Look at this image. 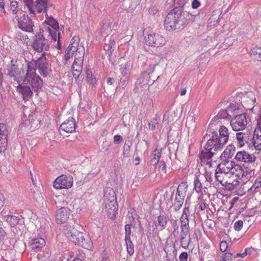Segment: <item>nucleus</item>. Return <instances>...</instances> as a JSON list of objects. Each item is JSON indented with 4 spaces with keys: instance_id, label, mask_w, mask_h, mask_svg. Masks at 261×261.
<instances>
[{
    "instance_id": "35",
    "label": "nucleus",
    "mask_w": 261,
    "mask_h": 261,
    "mask_svg": "<svg viewBox=\"0 0 261 261\" xmlns=\"http://www.w3.org/2000/svg\"><path fill=\"white\" fill-rule=\"evenodd\" d=\"M260 187H261V177L257 178L250 188L248 187L247 191L248 193L252 194Z\"/></svg>"
},
{
    "instance_id": "64",
    "label": "nucleus",
    "mask_w": 261,
    "mask_h": 261,
    "mask_svg": "<svg viewBox=\"0 0 261 261\" xmlns=\"http://www.w3.org/2000/svg\"><path fill=\"white\" fill-rule=\"evenodd\" d=\"M252 250L253 249L252 248H248L245 249L244 252L246 253L247 255L248 254H250Z\"/></svg>"
},
{
    "instance_id": "61",
    "label": "nucleus",
    "mask_w": 261,
    "mask_h": 261,
    "mask_svg": "<svg viewBox=\"0 0 261 261\" xmlns=\"http://www.w3.org/2000/svg\"><path fill=\"white\" fill-rule=\"evenodd\" d=\"M5 203V198L4 196L0 194V210L3 207Z\"/></svg>"
},
{
    "instance_id": "27",
    "label": "nucleus",
    "mask_w": 261,
    "mask_h": 261,
    "mask_svg": "<svg viewBox=\"0 0 261 261\" xmlns=\"http://www.w3.org/2000/svg\"><path fill=\"white\" fill-rule=\"evenodd\" d=\"M116 201V198L114 191L110 188H107L105 191L104 202H112V203H115Z\"/></svg>"
},
{
    "instance_id": "9",
    "label": "nucleus",
    "mask_w": 261,
    "mask_h": 261,
    "mask_svg": "<svg viewBox=\"0 0 261 261\" xmlns=\"http://www.w3.org/2000/svg\"><path fill=\"white\" fill-rule=\"evenodd\" d=\"M24 10H27V7ZM28 13L24 11H20L19 14L16 16V21L17 22V27L22 31L31 32L33 30L34 24L32 20L28 17L26 13Z\"/></svg>"
},
{
    "instance_id": "17",
    "label": "nucleus",
    "mask_w": 261,
    "mask_h": 261,
    "mask_svg": "<svg viewBox=\"0 0 261 261\" xmlns=\"http://www.w3.org/2000/svg\"><path fill=\"white\" fill-rule=\"evenodd\" d=\"M35 69L38 67L39 73L46 76L50 71V68L44 57L40 58L36 62H35Z\"/></svg>"
},
{
    "instance_id": "14",
    "label": "nucleus",
    "mask_w": 261,
    "mask_h": 261,
    "mask_svg": "<svg viewBox=\"0 0 261 261\" xmlns=\"http://www.w3.org/2000/svg\"><path fill=\"white\" fill-rule=\"evenodd\" d=\"M247 124V120L245 113L236 116L230 121L232 128L235 131L244 129Z\"/></svg>"
},
{
    "instance_id": "62",
    "label": "nucleus",
    "mask_w": 261,
    "mask_h": 261,
    "mask_svg": "<svg viewBox=\"0 0 261 261\" xmlns=\"http://www.w3.org/2000/svg\"><path fill=\"white\" fill-rule=\"evenodd\" d=\"M155 68V65H151L148 67V73H151L153 71L154 69Z\"/></svg>"
},
{
    "instance_id": "25",
    "label": "nucleus",
    "mask_w": 261,
    "mask_h": 261,
    "mask_svg": "<svg viewBox=\"0 0 261 261\" xmlns=\"http://www.w3.org/2000/svg\"><path fill=\"white\" fill-rule=\"evenodd\" d=\"M250 133H238L236 134V139L238 142V145L239 147H243L245 143H248L249 141Z\"/></svg>"
},
{
    "instance_id": "23",
    "label": "nucleus",
    "mask_w": 261,
    "mask_h": 261,
    "mask_svg": "<svg viewBox=\"0 0 261 261\" xmlns=\"http://www.w3.org/2000/svg\"><path fill=\"white\" fill-rule=\"evenodd\" d=\"M230 174L223 171H218V168L215 170V177L216 180L219 181L222 185L232 184L228 180Z\"/></svg>"
},
{
    "instance_id": "41",
    "label": "nucleus",
    "mask_w": 261,
    "mask_h": 261,
    "mask_svg": "<svg viewBox=\"0 0 261 261\" xmlns=\"http://www.w3.org/2000/svg\"><path fill=\"white\" fill-rule=\"evenodd\" d=\"M194 190L198 193H202V184L200 182L198 178H196L194 181Z\"/></svg>"
},
{
    "instance_id": "11",
    "label": "nucleus",
    "mask_w": 261,
    "mask_h": 261,
    "mask_svg": "<svg viewBox=\"0 0 261 261\" xmlns=\"http://www.w3.org/2000/svg\"><path fill=\"white\" fill-rule=\"evenodd\" d=\"M188 185L186 182L180 183L177 189L173 206L175 211L179 210L182 206L186 195Z\"/></svg>"
},
{
    "instance_id": "59",
    "label": "nucleus",
    "mask_w": 261,
    "mask_h": 261,
    "mask_svg": "<svg viewBox=\"0 0 261 261\" xmlns=\"http://www.w3.org/2000/svg\"><path fill=\"white\" fill-rule=\"evenodd\" d=\"M149 12L150 14L154 15L157 12V9L155 7L152 6L149 9Z\"/></svg>"
},
{
    "instance_id": "7",
    "label": "nucleus",
    "mask_w": 261,
    "mask_h": 261,
    "mask_svg": "<svg viewBox=\"0 0 261 261\" xmlns=\"http://www.w3.org/2000/svg\"><path fill=\"white\" fill-rule=\"evenodd\" d=\"M253 174L254 171L253 170H250L237 165L233 174L237 177V180L232 182V186L236 187L239 183L246 184Z\"/></svg>"
},
{
    "instance_id": "26",
    "label": "nucleus",
    "mask_w": 261,
    "mask_h": 261,
    "mask_svg": "<svg viewBox=\"0 0 261 261\" xmlns=\"http://www.w3.org/2000/svg\"><path fill=\"white\" fill-rule=\"evenodd\" d=\"M236 151V148L232 145H229L227 146L224 151L221 153V160H229L234 155Z\"/></svg>"
},
{
    "instance_id": "3",
    "label": "nucleus",
    "mask_w": 261,
    "mask_h": 261,
    "mask_svg": "<svg viewBox=\"0 0 261 261\" xmlns=\"http://www.w3.org/2000/svg\"><path fill=\"white\" fill-rule=\"evenodd\" d=\"M188 14H182L181 9L176 7L167 14L165 20V27L168 31L184 28L189 23Z\"/></svg>"
},
{
    "instance_id": "54",
    "label": "nucleus",
    "mask_w": 261,
    "mask_h": 261,
    "mask_svg": "<svg viewBox=\"0 0 261 261\" xmlns=\"http://www.w3.org/2000/svg\"><path fill=\"white\" fill-rule=\"evenodd\" d=\"M7 237V233L2 227H0V242H2Z\"/></svg>"
},
{
    "instance_id": "10",
    "label": "nucleus",
    "mask_w": 261,
    "mask_h": 261,
    "mask_svg": "<svg viewBox=\"0 0 261 261\" xmlns=\"http://www.w3.org/2000/svg\"><path fill=\"white\" fill-rule=\"evenodd\" d=\"M49 6L48 0H36L34 3L27 4V10H25V11L28 12L31 16H33L36 14L46 11L47 8Z\"/></svg>"
},
{
    "instance_id": "53",
    "label": "nucleus",
    "mask_w": 261,
    "mask_h": 261,
    "mask_svg": "<svg viewBox=\"0 0 261 261\" xmlns=\"http://www.w3.org/2000/svg\"><path fill=\"white\" fill-rule=\"evenodd\" d=\"M128 79V76L123 77V78H121L120 80V85L122 88H124L126 87L127 84V80Z\"/></svg>"
},
{
    "instance_id": "55",
    "label": "nucleus",
    "mask_w": 261,
    "mask_h": 261,
    "mask_svg": "<svg viewBox=\"0 0 261 261\" xmlns=\"http://www.w3.org/2000/svg\"><path fill=\"white\" fill-rule=\"evenodd\" d=\"M159 170L163 171L164 173L166 172V166L164 162L161 161L159 163Z\"/></svg>"
},
{
    "instance_id": "57",
    "label": "nucleus",
    "mask_w": 261,
    "mask_h": 261,
    "mask_svg": "<svg viewBox=\"0 0 261 261\" xmlns=\"http://www.w3.org/2000/svg\"><path fill=\"white\" fill-rule=\"evenodd\" d=\"M113 140L114 143L118 144L122 140V137L120 135H116L114 136Z\"/></svg>"
},
{
    "instance_id": "45",
    "label": "nucleus",
    "mask_w": 261,
    "mask_h": 261,
    "mask_svg": "<svg viewBox=\"0 0 261 261\" xmlns=\"http://www.w3.org/2000/svg\"><path fill=\"white\" fill-rule=\"evenodd\" d=\"M79 38L77 37L74 36L71 40L69 46H71V48H75L76 50L77 48L81 45H79Z\"/></svg>"
},
{
    "instance_id": "37",
    "label": "nucleus",
    "mask_w": 261,
    "mask_h": 261,
    "mask_svg": "<svg viewBox=\"0 0 261 261\" xmlns=\"http://www.w3.org/2000/svg\"><path fill=\"white\" fill-rule=\"evenodd\" d=\"M158 224L161 227V230L165 228L168 221V218L165 215H160L158 218Z\"/></svg>"
},
{
    "instance_id": "38",
    "label": "nucleus",
    "mask_w": 261,
    "mask_h": 261,
    "mask_svg": "<svg viewBox=\"0 0 261 261\" xmlns=\"http://www.w3.org/2000/svg\"><path fill=\"white\" fill-rule=\"evenodd\" d=\"M153 155V156L151 159V162L152 164H153V165H155L159 163V160L160 159L161 152L159 149L156 148L154 150Z\"/></svg>"
},
{
    "instance_id": "5",
    "label": "nucleus",
    "mask_w": 261,
    "mask_h": 261,
    "mask_svg": "<svg viewBox=\"0 0 261 261\" xmlns=\"http://www.w3.org/2000/svg\"><path fill=\"white\" fill-rule=\"evenodd\" d=\"M51 33L43 32L39 30V32L35 36L32 44L33 48L39 53H43L42 56H45V51L49 48L50 40H52L50 35Z\"/></svg>"
},
{
    "instance_id": "1",
    "label": "nucleus",
    "mask_w": 261,
    "mask_h": 261,
    "mask_svg": "<svg viewBox=\"0 0 261 261\" xmlns=\"http://www.w3.org/2000/svg\"><path fill=\"white\" fill-rule=\"evenodd\" d=\"M219 121L217 122V119H213L210 124V130L213 129V127L216 123L219 124ZM219 128V135L215 132H211L212 136L207 140L204 146V150H202L199 154V158L203 165L206 168H210L217 166L216 163L213 161L212 158L213 153L211 151L212 149L217 151L222 147L228 141L229 133L227 128L224 126L220 125Z\"/></svg>"
},
{
    "instance_id": "30",
    "label": "nucleus",
    "mask_w": 261,
    "mask_h": 261,
    "mask_svg": "<svg viewBox=\"0 0 261 261\" xmlns=\"http://www.w3.org/2000/svg\"><path fill=\"white\" fill-rule=\"evenodd\" d=\"M45 244V240L41 238H38L33 239L31 241L30 245L32 249L39 250L40 248L44 246Z\"/></svg>"
},
{
    "instance_id": "44",
    "label": "nucleus",
    "mask_w": 261,
    "mask_h": 261,
    "mask_svg": "<svg viewBox=\"0 0 261 261\" xmlns=\"http://www.w3.org/2000/svg\"><path fill=\"white\" fill-rule=\"evenodd\" d=\"M87 81L90 84H94L96 83V79L93 77L92 72L89 70H86Z\"/></svg>"
},
{
    "instance_id": "33",
    "label": "nucleus",
    "mask_w": 261,
    "mask_h": 261,
    "mask_svg": "<svg viewBox=\"0 0 261 261\" xmlns=\"http://www.w3.org/2000/svg\"><path fill=\"white\" fill-rule=\"evenodd\" d=\"M108 40L109 42L105 43L103 48L106 51H108L109 54H111L115 46V39L111 37Z\"/></svg>"
},
{
    "instance_id": "20",
    "label": "nucleus",
    "mask_w": 261,
    "mask_h": 261,
    "mask_svg": "<svg viewBox=\"0 0 261 261\" xmlns=\"http://www.w3.org/2000/svg\"><path fill=\"white\" fill-rule=\"evenodd\" d=\"M76 126L75 120L70 117L61 124L60 129L67 133H72L75 132Z\"/></svg>"
},
{
    "instance_id": "51",
    "label": "nucleus",
    "mask_w": 261,
    "mask_h": 261,
    "mask_svg": "<svg viewBox=\"0 0 261 261\" xmlns=\"http://www.w3.org/2000/svg\"><path fill=\"white\" fill-rule=\"evenodd\" d=\"M228 115V112L227 110H221L218 113L217 117L219 118H226Z\"/></svg>"
},
{
    "instance_id": "47",
    "label": "nucleus",
    "mask_w": 261,
    "mask_h": 261,
    "mask_svg": "<svg viewBox=\"0 0 261 261\" xmlns=\"http://www.w3.org/2000/svg\"><path fill=\"white\" fill-rule=\"evenodd\" d=\"M256 126L254 131L258 130V132L261 133V114L257 115L256 118Z\"/></svg>"
},
{
    "instance_id": "43",
    "label": "nucleus",
    "mask_w": 261,
    "mask_h": 261,
    "mask_svg": "<svg viewBox=\"0 0 261 261\" xmlns=\"http://www.w3.org/2000/svg\"><path fill=\"white\" fill-rule=\"evenodd\" d=\"M71 46H68V47L66 49V54L64 56L65 59L66 60H68V59L71 58L73 55V53L75 52V54L76 53V50L75 49V48H71Z\"/></svg>"
},
{
    "instance_id": "60",
    "label": "nucleus",
    "mask_w": 261,
    "mask_h": 261,
    "mask_svg": "<svg viewBox=\"0 0 261 261\" xmlns=\"http://www.w3.org/2000/svg\"><path fill=\"white\" fill-rule=\"evenodd\" d=\"M9 59H10V63H9V65H16V63L17 62L16 59H15V58H14L13 57H9Z\"/></svg>"
},
{
    "instance_id": "13",
    "label": "nucleus",
    "mask_w": 261,
    "mask_h": 261,
    "mask_svg": "<svg viewBox=\"0 0 261 261\" xmlns=\"http://www.w3.org/2000/svg\"><path fill=\"white\" fill-rule=\"evenodd\" d=\"M73 185V177L70 175H61L58 177L54 183L56 189H69Z\"/></svg>"
},
{
    "instance_id": "31",
    "label": "nucleus",
    "mask_w": 261,
    "mask_h": 261,
    "mask_svg": "<svg viewBox=\"0 0 261 261\" xmlns=\"http://www.w3.org/2000/svg\"><path fill=\"white\" fill-rule=\"evenodd\" d=\"M252 143L254 148L258 150H261V133L258 130L254 131Z\"/></svg>"
},
{
    "instance_id": "29",
    "label": "nucleus",
    "mask_w": 261,
    "mask_h": 261,
    "mask_svg": "<svg viewBox=\"0 0 261 261\" xmlns=\"http://www.w3.org/2000/svg\"><path fill=\"white\" fill-rule=\"evenodd\" d=\"M189 210L188 208L185 207L182 212V214L180 217V220L181 222V229L188 228L189 229L188 219Z\"/></svg>"
},
{
    "instance_id": "40",
    "label": "nucleus",
    "mask_w": 261,
    "mask_h": 261,
    "mask_svg": "<svg viewBox=\"0 0 261 261\" xmlns=\"http://www.w3.org/2000/svg\"><path fill=\"white\" fill-rule=\"evenodd\" d=\"M6 220L11 225H15L18 223L19 219L17 216L8 215L6 217Z\"/></svg>"
},
{
    "instance_id": "2",
    "label": "nucleus",
    "mask_w": 261,
    "mask_h": 261,
    "mask_svg": "<svg viewBox=\"0 0 261 261\" xmlns=\"http://www.w3.org/2000/svg\"><path fill=\"white\" fill-rule=\"evenodd\" d=\"M22 77L17 80V90L20 93L23 100L27 101L32 95V90L37 91L43 85L41 78L36 73L34 62H27L21 67Z\"/></svg>"
},
{
    "instance_id": "34",
    "label": "nucleus",
    "mask_w": 261,
    "mask_h": 261,
    "mask_svg": "<svg viewBox=\"0 0 261 261\" xmlns=\"http://www.w3.org/2000/svg\"><path fill=\"white\" fill-rule=\"evenodd\" d=\"M250 54L254 59L257 61H261L260 47L256 46L252 48L250 50Z\"/></svg>"
},
{
    "instance_id": "56",
    "label": "nucleus",
    "mask_w": 261,
    "mask_h": 261,
    "mask_svg": "<svg viewBox=\"0 0 261 261\" xmlns=\"http://www.w3.org/2000/svg\"><path fill=\"white\" fill-rule=\"evenodd\" d=\"M188 254L187 252H182L179 256V261H187Z\"/></svg>"
},
{
    "instance_id": "36",
    "label": "nucleus",
    "mask_w": 261,
    "mask_h": 261,
    "mask_svg": "<svg viewBox=\"0 0 261 261\" xmlns=\"http://www.w3.org/2000/svg\"><path fill=\"white\" fill-rule=\"evenodd\" d=\"M19 2L15 0H10V8L13 14H17L19 13Z\"/></svg>"
},
{
    "instance_id": "32",
    "label": "nucleus",
    "mask_w": 261,
    "mask_h": 261,
    "mask_svg": "<svg viewBox=\"0 0 261 261\" xmlns=\"http://www.w3.org/2000/svg\"><path fill=\"white\" fill-rule=\"evenodd\" d=\"M130 70V64L125 62L120 65L119 71L123 77L129 76Z\"/></svg>"
},
{
    "instance_id": "46",
    "label": "nucleus",
    "mask_w": 261,
    "mask_h": 261,
    "mask_svg": "<svg viewBox=\"0 0 261 261\" xmlns=\"http://www.w3.org/2000/svg\"><path fill=\"white\" fill-rule=\"evenodd\" d=\"M239 105L237 103H231L227 108V111L228 112H232L233 111L239 109Z\"/></svg>"
},
{
    "instance_id": "39",
    "label": "nucleus",
    "mask_w": 261,
    "mask_h": 261,
    "mask_svg": "<svg viewBox=\"0 0 261 261\" xmlns=\"http://www.w3.org/2000/svg\"><path fill=\"white\" fill-rule=\"evenodd\" d=\"M125 244L126 245V248H127V251L128 253L132 255L134 253V245L130 240V239H125Z\"/></svg>"
},
{
    "instance_id": "58",
    "label": "nucleus",
    "mask_w": 261,
    "mask_h": 261,
    "mask_svg": "<svg viewBox=\"0 0 261 261\" xmlns=\"http://www.w3.org/2000/svg\"><path fill=\"white\" fill-rule=\"evenodd\" d=\"M200 5V3L198 0H193L192 3V7L193 9H197Z\"/></svg>"
},
{
    "instance_id": "18",
    "label": "nucleus",
    "mask_w": 261,
    "mask_h": 261,
    "mask_svg": "<svg viewBox=\"0 0 261 261\" xmlns=\"http://www.w3.org/2000/svg\"><path fill=\"white\" fill-rule=\"evenodd\" d=\"M70 210L66 207L58 209L56 213V221L58 224L66 223L69 218Z\"/></svg>"
},
{
    "instance_id": "48",
    "label": "nucleus",
    "mask_w": 261,
    "mask_h": 261,
    "mask_svg": "<svg viewBox=\"0 0 261 261\" xmlns=\"http://www.w3.org/2000/svg\"><path fill=\"white\" fill-rule=\"evenodd\" d=\"M125 239H130L131 234V227L129 224H126L125 226Z\"/></svg>"
},
{
    "instance_id": "49",
    "label": "nucleus",
    "mask_w": 261,
    "mask_h": 261,
    "mask_svg": "<svg viewBox=\"0 0 261 261\" xmlns=\"http://www.w3.org/2000/svg\"><path fill=\"white\" fill-rule=\"evenodd\" d=\"M243 225V222L241 220L236 221L234 224V228L236 231H240Z\"/></svg>"
},
{
    "instance_id": "42",
    "label": "nucleus",
    "mask_w": 261,
    "mask_h": 261,
    "mask_svg": "<svg viewBox=\"0 0 261 261\" xmlns=\"http://www.w3.org/2000/svg\"><path fill=\"white\" fill-rule=\"evenodd\" d=\"M149 128L151 130H155L159 127V121L157 118L152 119L149 123H148Z\"/></svg>"
},
{
    "instance_id": "8",
    "label": "nucleus",
    "mask_w": 261,
    "mask_h": 261,
    "mask_svg": "<svg viewBox=\"0 0 261 261\" xmlns=\"http://www.w3.org/2000/svg\"><path fill=\"white\" fill-rule=\"evenodd\" d=\"M84 55V47L83 46H79L76 49L74 61L72 66V74L75 78L78 77L82 71Z\"/></svg>"
},
{
    "instance_id": "19",
    "label": "nucleus",
    "mask_w": 261,
    "mask_h": 261,
    "mask_svg": "<svg viewBox=\"0 0 261 261\" xmlns=\"http://www.w3.org/2000/svg\"><path fill=\"white\" fill-rule=\"evenodd\" d=\"M235 159L238 162L250 163L254 162L256 157L253 154H250L246 151H240L237 153Z\"/></svg>"
},
{
    "instance_id": "6",
    "label": "nucleus",
    "mask_w": 261,
    "mask_h": 261,
    "mask_svg": "<svg viewBox=\"0 0 261 261\" xmlns=\"http://www.w3.org/2000/svg\"><path fill=\"white\" fill-rule=\"evenodd\" d=\"M44 25L43 28L40 29V31L47 33H51L50 36L51 39L55 41H57L58 48L61 49V45L60 44V33L59 31V24L57 21L53 17H48L44 22Z\"/></svg>"
},
{
    "instance_id": "63",
    "label": "nucleus",
    "mask_w": 261,
    "mask_h": 261,
    "mask_svg": "<svg viewBox=\"0 0 261 261\" xmlns=\"http://www.w3.org/2000/svg\"><path fill=\"white\" fill-rule=\"evenodd\" d=\"M246 256V253H245L244 252L242 253H237L236 254L237 257H242L243 258Z\"/></svg>"
},
{
    "instance_id": "16",
    "label": "nucleus",
    "mask_w": 261,
    "mask_h": 261,
    "mask_svg": "<svg viewBox=\"0 0 261 261\" xmlns=\"http://www.w3.org/2000/svg\"><path fill=\"white\" fill-rule=\"evenodd\" d=\"M8 132L6 125L0 123V152H4L7 147Z\"/></svg>"
},
{
    "instance_id": "15",
    "label": "nucleus",
    "mask_w": 261,
    "mask_h": 261,
    "mask_svg": "<svg viewBox=\"0 0 261 261\" xmlns=\"http://www.w3.org/2000/svg\"><path fill=\"white\" fill-rule=\"evenodd\" d=\"M222 162L217 166L218 171H223L229 174H233L237 164L232 161L221 160Z\"/></svg>"
},
{
    "instance_id": "24",
    "label": "nucleus",
    "mask_w": 261,
    "mask_h": 261,
    "mask_svg": "<svg viewBox=\"0 0 261 261\" xmlns=\"http://www.w3.org/2000/svg\"><path fill=\"white\" fill-rule=\"evenodd\" d=\"M105 204L108 216L111 219H114L118 210L117 201H116L115 203L112 202H105Z\"/></svg>"
},
{
    "instance_id": "28",
    "label": "nucleus",
    "mask_w": 261,
    "mask_h": 261,
    "mask_svg": "<svg viewBox=\"0 0 261 261\" xmlns=\"http://www.w3.org/2000/svg\"><path fill=\"white\" fill-rule=\"evenodd\" d=\"M8 70L9 75L11 76L14 77L17 81V80H19L20 77H22V69L19 70L17 65H9Z\"/></svg>"
},
{
    "instance_id": "52",
    "label": "nucleus",
    "mask_w": 261,
    "mask_h": 261,
    "mask_svg": "<svg viewBox=\"0 0 261 261\" xmlns=\"http://www.w3.org/2000/svg\"><path fill=\"white\" fill-rule=\"evenodd\" d=\"M232 259V254L230 253H225L222 256V261H230Z\"/></svg>"
},
{
    "instance_id": "50",
    "label": "nucleus",
    "mask_w": 261,
    "mask_h": 261,
    "mask_svg": "<svg viewBox=\"0 0 261 261\" xmlns=\"http://www.w3.org/2000/svg\"><path fill=\"white\" fill-rule=\"evenodd\" d=\"M228 245L225 241H222L220 244V250L222 252H225L227 249Z\"/></svg>"
},
{
    "instance_id": "12",
    "label": "nucleus",
    "mask_w": 261,
    "mask_h": 261,
    "mask_svg": "<svg viewBox=\"0 0 261 261\" xmlns=\"http://www.w3.org/2000/svg\"><path fill=\"white\" fill-rule=\"evenodd\" d=\"M145 42L149 46L159 47L163 46L166 43V40L162 35L152 33L145 37Z\"/></svg>"
},
{
    "instance_id": "4",
    "label": "nucleus",
    "mask_w": 261,
    "mask_h": 261,
    "mask_svg": "<svg viewBox=\"0 0 261 261\" xmlns=\"http://www.w3.org/2000/svg\"><path fill=\"white\" fill-rule=\"evenodd\" d=\"M64 233L70 241L87 249L91 247L92 243L88 236L86 233L77 231L73 226L66 225L64 229Z\"/></svg>"
},
{
    "instance_id": "22",
    "label": "nucleus",
    "mask_w": 261,
    "mask_h": 261,
    "mask_svg": "<svg viewBox=\"0 0 261 261\" xmlns=\"http://www.w3.org/2000/svg\"><path fill=\"white\" fill-rule=\"evenodd\" d=\"M191 241L189 234V229H181L180 242L182 248L187 249Z\"/></svg>"
},
{
    "instance_id": "21",
    "label": "nucleus",
    "mask_w": 261,
    "mask_h": 261,
    "mask_svg": "<svg viewBox=\"0 0 261 261\" xmlns=\"http://www.w3.org/2000/svg\"><path fill=\"white\" fill-rule=\"evenodd\" d=\"M243 107L247 109H252L257 103L254 94L252 92H249L244 95Z\"/></svg>"
}]
</instances>
